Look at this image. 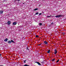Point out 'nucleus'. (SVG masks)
Masks as SVG:
<instances>
[{
	"instance_id": "obj_13",
	"label": "nucleus",
	"mask_w": 66,
	"mask_h": 66,
	"mask_svg": "<svg viewBox=\"0 0 66 66\" xmlns=\"http://www.w3.org/2000/svg\"><path fill=\"white\" fill-rule=\"evenodd\" d=\"M39 26H42V23H39Z\"/></svg>"
},
{
	"instance_id": "obj_16",
	"label": "nucleus",
	"mask_w": 66,
	"mask_h": 66,
	"mask_svg": "<svg viewBox=\"0 0 66 66\" xmlns=\"http://www.w3.org/2000/svg\"><path fill=\"white\" fill-rule=\"evenodd\" d=\"M38 12H37L35 13V14L36 15H38Z\"/></svg>"
},
{
	"instance_id": "obj_4",
	"label": "nucleus",
	"mask_w": 66,
	"mask_h": 66,
	"mask_svg": "<svg viewBox=\"0 0 66 66\" xmlns=\"http://www.w3.org/2000/svg\"><path fill=\"white\" fill-rule=\"evenodd\" d=\"M13 25H16V24H17V23H16V22H14L13 23Z\"/></svg>"
},
{
	"instance_id": "obj_30",
	"label": "nucleus",
	"mask_w": 66,
	"mask_h": 66,
	"mask_svg": "<svg viewBox=\"0 0 66 66\" xmlns=\"http://www.w3.org/2000/svg\"><path fill=\"white\" fill-rule=\"evenodd\" d=\"M18 1H20V0H18Z\"/></svg>"
},
{
	"instance_id": "obj_15",
	"label": "nucleus",
	"mask_w": 66,
	"mask_h": 66,
	"mask_svg": "<svg viewBox=\"0 0 66 66\" xmlns=\"http://www.w3.org/2000/svg\"><path fill=\"white\" fill-rule=\"evenodd\" d=\"M63 35H65V33H64V32H63L62 33Z\"/></svg>"
},
{
	"instance_id": "obj_2",
	"label": "nucleus",
	"mask_w": 66,
	"mask_h": 66,
	"mask_svg": "<svg viewBox=\"0 0 66 66\" xmlns=\"http://www.w3.org/2000/svg\"><path fill=\"white\" fill-rule=\"evenodd\" d=\"M7 23L8 24V25L9 26L11 23V22L10 21H8Z\"/></svg>"
},
{
	"instance_id": "obj_24",
	"label": "nucleus",
	"mask_w": 66,
	"mask_h": 66,
	"mask_svg": "<svg viewBox=\"0 0 66 66\" xmlns=\"http://www.w3.org/2000/svg\"><path fill=\"white\" fill-rule=\"evenodd\" d=\"M42 44H39L38 45V46H40V45H41Z\"/></svg>"
},
{
	"instance_id": "obj_17",
	"label": "nucleus",
	"mask_w": 66,
	"mask_h": 66,
	"mask_svg": "<svg viewBox=\"0 0 66 66\" xmlns=\"http://www.w3.org/2000/svg\"><path fill=\"white\" fill-rule=\"evenodd\" d=\"M36 37H38L39 36L38 35H36Z\"/></svg>"
},
{
	"instance_id": "obj_14",
	"label": "nucleus",
	"mask_w": 66,
	"mask_h": 66,
	"mask_svg": "<svg viewBox=\"0 0 66 66\" xmlns=\"http://www.w3.org/2000/svg\"><path fill=\"white\" fill-rule=\"evenodd\" d=\"M11 43H12H12H14V41H13V40H11Z\"/></svg>"
},
{
	"instance_id": "obj_10",
	"label": "nucleus",
	"mask_w": 66,
	"mask_h": 66,
	"mask_svg": "<svg viewBox=\"0 0 66 66\" xmlns=\"http://www.w3.org/2000/svg\"><path fill=\"white\" fill-rule=\"evenodd\" d=\"M37 10H38V9L37 8H36L34 10V11H37Z\"/></svg>"
},
{
	"instance_id": "obj_19",
	"label": "nucleus",
	"mask_w": 66,
	"mask_h": 66,
	"mask_svg": "<svg viewBox=\"0 0 66 66\" xmlns=\"http://www.w3.org/2000/svg\"><path fill=\"white\" fill-rule=\"evenodd\" d=\"M55 60V59H53L52 60V61H54Z\"/></svg>"
},
{
	"instance_id": "obj_28",
	"label": "nucleus",
	"mask_w": 66,
	"mask_h": 66,
	"mask_svg": "<svg viewBox=\"0 0 66 66\" xmlns=\"http://www.w3.org/2000/svg\"><path fill=\"white\" fill-rule=\"evenodd\" d=\"M4 1H6V0H4Z\"/></svg>"
},
{
	"instance_id": "obj_26",
	"label": "nucleus",
	"mask_w": 66,
	"mask_h": 66,
	"mask_svg": "<svg viewBox=\"0 0 66 66\" xmlns=\"http://www.w3.org/2000/svg\"><path fill=\"white\" fill-rule=\"evenodd\" d=\"M1 54H0V56H1Z\"/></svg>"
},
{
	"instance_id": "obj_20",
	"label": "nucleus",
	"mask_w": 66,
	"mask_h": 66,
	"mask_svg": "<svg viewBox=\"0 0 66 66\" xmlns=\"http://www.w3.org/2000/svg\"><path fill=\"white\" fill-rule=\"evenodd\" d=\"M50 16H47V17L49 18V17H50Z\"/></svg>"
},
{
	"instance_id": "obj_1",
	"label": "nucleus",
	"mask_w": 66,
	"mask_h": 66,
	"mask_svg": "<svg viewBox=\"0 0 66 66\" xmlns=\"http://www.w3.org/2000/svg\"><path fill=\"white\" fill-rule=\"evenodd\" d=\"M62 16H63V15H57V16H55V17H56V18H59V17H62Z\"/></svg>"
},
{
	"instance_id": "obj_11",
	"label": "nucleus",
	"mask_w": 66,
	"mask_h": 66,
	"mask_svg": "<svg viewBox=\"0 0 66 66\" xmlns=\"http://www.w3.org/2000/svg\"><path fill=\"white\" fill-rule=\"evenodd\" d=\"M50 50H49L47 51V53H50Z\"/></svg>"
},
{
	"instance_id": "obj_6",
	"label": "nucleus",
	"mask_w": 66,
	"mask_h": 66,
	"mask_svg": "<svg viewBox=\"0 0 66 66\" xmlns=\"http://www.w3.org/2000/svg\"><path fill=\"white\" fill-rule=\"evenodd\" d=\"M44 43L45 44H46V45H47V44H48V43H47V42H46V41H44Z\"/></svg>"
},
{
	"instance_id": "obj_3",
	"label": "nucleus",
	"mask_w": 66,
	"mask_h": 66,
	"mask_svg": "<svg viewBox=\"0 0 66 66\" xmlns=\"http://www.w3.org/2000/svg\"><path fill=\"white\" fill-rule=\"evenodd\" d=\"M57 53V51L56 50V49L55 50V52L54 53V54H56Z\"/></svg>"
},
{
	"instance_id": "obj_22",
	"label": "nucleus",
	"mask_w": 66,
	"mask_h": 66,
	"mask_svg": "<svg viewBox=\"0 0 66 66\" xmlns=\"http://www.w3.org/2000/svg\"><path fill=\"white\" fill-rule=\"evenodd\" d=\"M42 15V13H40V14H39V15Z\"/></svg>"
},
{
	"instance_id": "obj_27",
	"label": "nucleus",
	"mask_w": 66,
	"mask_h": 66,
	"mask_svg": "<svg viewBox=\"0 0 66 66\" xmlns=\"http://www.w3.org/2000/svg\"><path fill=\"white\" fill-rule=\"evenodd\" d=\"M0 66H3L2 65H0Z\"/></svg>"
},
{
	"instance_id": "obj_7",
	"label": "nucleus",
	"mask_w": 66,
	"mask_h": 66,
	"mask_svg": "<svg viewBox=\"0 0 66 66\" xmlns=\"http://www.w3.org/2000/svg\"><path fill=\"white\" fill-rule=\"evenodd\" d=\"M7 40H8L7 38H6L4 40V41L7 42Z\"/></svg>"
},
{
	"instance_id": "obj_5",
	"label": "nucleus",
	"mask_w": 66,
	"mask_h": 66,
	"mask_svg": "<svg viewBox=\"0 0 66 66\" xmlns=\"http://www.w3.org/2000/svg\"><path fill=\"white\" fill-rule=\"evenodd\" d=\"M36 63H37V64H38V65H40V63L38 62H36Z\"/></svg>"
},
{
	"instance_id": "obj_12",
	"label": "nucleus",
	"mask_w": 66,
	"mask_h": 66,
	"mask_svg": "<svg viewBox=\"0 0 66 66\" xmlns=\"http://www.w3.org/2000/svg\"><path fill=\"white\" fill-rule=\"evenodd\" d=\"M23 66H29V65L28 64H25Z\"/></svg>"
},
{
	"instance_id": "obj_23",
	"label": "nucleus",
	"mask_w": 66,
	"mask_h": 66,
	"mask_svg": "<svg viewBox=\"0 0 66 66\" xmlns=\"http://www.w3.org/2000/svg\"><path fill=\"white\" fill-rule=\"evenodd\" d=\"M27 49V50H29V49H28V47H27L26 48Z\"/></svg>"
},
{
	"instance_id": "obj_29",
	"label": "nucleus",
	"mask_w": 66,
	"mask_h": 66,
	"mask_svg": "<svg viewBox=\"0 0 66 66\" xmlns=\"http://www.w3.org/2000/svg\"><path fill=\"white\" fill-rule=\"evenodd\" d=\"M25 62H26V61H27V60H25Z\"/></svg>"
},
{
	"instance_id": "obj_8",
	"label": "nucleus",
	"mask_w": 66,
	"mask_h": 66,
	"mask_svg": "<svg viewBox=\"0 0 66 66\" xmlns=\"http://www.w3.org/2000/svg\"><path fill=\"white\" fill-rule=\"evenodd\" d=\"M7 42L8 44H11V41H8Z\"/></svg>"
},
{
	"instance_id": "obj_21",
	"label": "nucleus",
	"mask_w": 66,
	"mask_h": 66,
	"mask_svg": "<svg viewBox=\"0 0 66 66\" xmlns=\"http://www.w3.org/2000/svg\"><path fill=\"white\" fill-rule=\"evenodd\" d=\"M23 62H24V63H26V61H25V60H24V61H23Z\"/></svg>"
},
{
	"instance_id": "obj_9",
	"label": "nucleus",
	"mask_w": 66,
	"mask_h": 66,
	"mask_svg": "<svg viewBox=\"0 0 66 66\" xmlns=\"http://www.w3.org/2000/svg\"><path fill=\"white\" fill-rule=\"evenodd\" d=\"M3 11H0V13L1 14H2V13H3Z\"/></svg>"
},
{
	"instance_id": "obj_18",
	"label": "nucleus",
	"mask_w": 66,
	"mask_h": 66,
	"mask_svg": "<svg viewBox=\"0 0 66 66\" xmlns=\"http://www.w3.org/2000/svg\"><path fill=\"white\" fill-rule=\"evenodd\" d=\"M59 60H58L56 62V63H57L58 62H59Z\"/></svg>"
},
{
	"instance_id": "obj_25",
	"label": "nucleus",
	"mask_w": 66,
	"mask_h": 66,
	"mask_svg": "<svg viewBox=\"0 0 66 66\" xmlns=\"http://www.w3.org/2000/svg\"><path fill=\"white\" fill-rule=\"evenodd\" d=\"M53 23H51V24H53Z\"/></svg>"
}]
</instances>
